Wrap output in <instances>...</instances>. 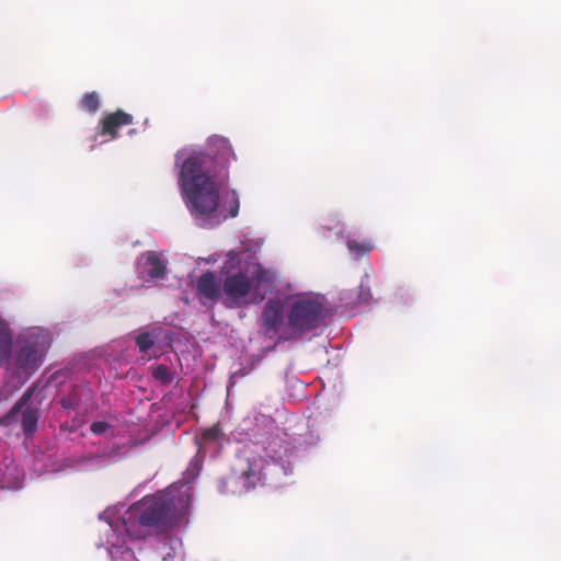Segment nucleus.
Wrapping results in <instances>:
<instances>
[{
	"mask_svg": "<svg viewBox=\"0 0 561 561\" xmlns=\"http://www.w3.org/2000/svg\"><path fill=\"white\" fill-rule=\"evenodd\" d=\"M346 248L357 254V256H363L367 255L374 249V244L370 241L350 240L346 242Z\"/></svg>",
	"mask_w": 561,
	"mask_h": 561,
	"instance_id": "4468645a",
	"label": "nucleus"
},
{
	"mask_svg": "<svg viewBox=\"0 0 561 561\" xmlns=\"http://www.w3.org/2000/svg\"><path fill=\"white\" fill-rule=\"evenodd\" d=\"M325 318V306L313 295H297L287 304V328L295 336H302L318 329Z\"/></svg>",
	"mask_w": 561,
	"mask_h": 561,
	"instance_id": "7ed1b4c3",
	"label": "nucleus"
},
{
	"mask_svg": "<svg viewBox=\"0 0 561 561\" xmlns=\"http://www.w3.org/2000/svg\"><path fill=\"white\" fill-rule=\"evenodd\" d=\"M61 408L64 409H76L79 404V399L75 392L69 393V396L60 399Z\"/></svg>",
	"mask_w": 561,
	"mask_h": 561,
	"instance_id": "a211bd4d",
	"label": "nucleus"
},
{
	"mask_svg": "<svg viewBox=\"0 0 561 561\" xmlns=\"http://www.w3.org/2000/svg\"><path fill=\"white\" fill-rule=\"evenodd\" d=\"M134 122L130 114H126L122 110L111 113L101 121V135H110L112 138L117 137V129L122 126H128Z\"/></svg>",
	"mask_w": 561,
	"mask_h": 561,
	"instance_id": "9b49d317",
	"label": "nucleus"
},
{
	"mask_svg": "<svg viewBox=\"0 0 561 561\" xmlns=\"http://www.w3.org/2000/svg\"><path fill=\"white\" fill-rule=\"evenodd\" d=\"M263 336L274 339L283 325V304L279 299H270L262 309Z\"/></svg>",
	"mask_w": 561,
	"mask_h": 561,
	"instance_id": "423d86ee",
	"label": "nucleus"
},
{
	"mask_svg": "<svg viewBox=\"0 0 561 561\" xmlns=\"http://www.w3.org/2000/svg\"><path fill=\"white\" fill-rule=\"evenodd\" d=\"M254 280L257 284L270 282V273L265 268L259 267L253 278L245 271L226 275L225 279H222V306L230 310L249 306L253 301L250 294L253 289Z\"/></svg>",
	"mask_w": 561,
	"mask_h": 561,
	"instance_id": "20e7f679",
	"label": "nucleus"
},
{
	"mask_svg": "<svg viewBox=\"0 0 561 561\" xmlns=\"http://www.w3.org/2000/svg\"><path fill=\"white\" fill-rule=\"evenodd\" d=\"M81 106L90 114L96 113L99 110V94L94 91L84 93L81 99Z\"/></svg>",
	"mask_w": 561,
	"mask_h": 561,
	"instance_id": "2eb2a0df",
	"label": "nucleus"
},
{
	"mask_svg": "<svg viewBox=\"0 0 561 561\" xmlns=\"http://www.w3.org/2000/svg\"><path fill=\"white\" fill-rule=\"evenodd\" d=\"M221 435V431L217 425H214L202 433V440L205 443L215 442Z\"/></svg>",
	"mask_w": 561,
	"mask_h": 561,
	"instance_id": "f3484780",
	"label": "nucleus"
},
{
	"mask_svg": "<svg viewBox=\"0 0 561 561\" xmlns=\"http://www.w3.org/2000/svg\"><path fill=\"white\" fill-rule=\"evenodd\" d=\"M286 340H287V337H285V336H283V335H278V342H284V341H286Z\"/></svg>",
	"mask_w": 561,
	"mask_h": 561,
	"instance_id": "aec40b11",
	"label": "nucleus"
},
{
	"mask_svg": "<svg viewBox=\"0 0 561 561\" xmlns=\"http://www.w3.org/2000/svg\"><path fill=\"white\" fill-rule=\"evenodd\" d=\"M138 272L146 280L162 279L165 277L167 264L154 251H147L138 262Z\"/></svg>",
	"mask_w": 561,
	"mask_h": 561,
	"instance_id": "1a4fd4ad",
	"label": "nucleus"
},
{
	"mask_svg": "<svg viewBox=\"0 0 561 561\" xmlns=\"http://www.w3.org/2000/svg\"><path fill=\"white\" fill-rule=\"evenodd\" d=\"M232 481L242 483L245 491H250L262 483L264 474L262 472V465L259 461L247 462V469L242 470L239 474H233Z\"/></svg>",
	"mask_w": 561,
	"mask_h": 561,
	"instance_id": "9d476101",
	"label": "nucleus"
},
{
	"mask_svg": "<svg viewBox=\"0 0 561 561\" xmlns=\"http://www.w3.org/2000/svg\"><path fill=\"white\" fill-rule=\"evenodd\" d=\"M11 352V332L9 325L0 318V354L7 356Z\"/></svg>",
	"mask_w": 561,
	"mask_h": 561,
	"instance_id": "f8f14e48",
	"label": "nucleus"
},
{
	"mask_svg": "<svg viewBox=\"0 0 561 561\" xmlns=\"http://www.w3.org/2000/svg\"><path fill=\"white\" fill-rule=\"evenodd\" d=\"M107 428H110V424L105 421H96L90 424V432L96 435L105 433Z\"/></svg>",
	"mask_w": 561,
	"mask_h": 561,
	"instance_id": "6ab92c4d",
	"label": "nucleus"
},
{
	"mask_svg": "<svg viewBox=\"0 0 561 561\" xmlns=\"http://www.w3.org/2000/svg\"><path fill=\"white\" fill-rule=\"evenodd\" d=\"M134 342H136L138 351L146 354L151 347H153L154 337L149 332H141L136 336V339H134Z\"/></svg>",
	"mask_w": 561,
	"mask_h": 561,
	"instance_id": "dca6fc26",
	"label": "nucleus"
},
{
	"mask_svg": "<svg viewBox=\"0 0 561 561\" xmlns=\"http://www.w3.org/2000/svg\"><path fill=\"white\" fill-rule=\"evenodd\" d=\"M209 149L214 156L194 152L182 162L179 173L186 207L202 228H214L239 214V196L234 190L219 197V191L229 181L227 167L236 160L233 149L224 137L210 139Z\"/></svg>",
	"mask_w": 561,
	"mask_h": 561,
	"instance_id": "f257e3e1",
	"label": "nucleus"
},
{
	"mask_svg": "<svg viewBox=\"0 0 561 561\" xmlns=\"http://www.w3.org/2000/svg\"><path fill=\"white\" fill-rule=\"evenodd\" d=\"M43 350L37 343H26L18 350L15 366L22 374H33L41 367Z\"/></svg>",
	"mask_w": 561,
	"mask_h": 561,
	"instance_id": "0eeeda50",
	"label": "nucleus"
},
{
	"mask_svg": "<svg viewBox=\"0 0 561 561\" xmlns=\"http://www.w3.org/2000/svg\"><path fill=\"white\" fill-rule=\"evenodd\" d=\"M196 293L202 305L206 302L216 304L221 300L222 295V282H218L214 272L208 271L196 280Z\"/></svg>",
	"mask_w": 561,
	"mask_h": 561,
	"instance_id": "6e6552de",
	"label": "nucleus"
},
{
	"mask_svg": "<svg viewBox=\"0 0 561 561\" xmlns=\"http://www.w3.org/2000/svg\"><path fill=\"white\" fill-rule=\"evenodd\" d=\"M34 391V386L26 389L22 397L18 399L15 405L10 409L8 415H5V417H11L22 412L21 426L26 437H32L37 428L38 411L35 408L26 407L31 398H33Z\"/></svg>",
	"mask_w": 561,
	"mask_h": 561,
	"instance_id": "39448f33",
	"label": "nucleus"
},
{
	"mask_svg": "<svg viewBox=\"0 0 561 561\" xmlns=\"http://www.w3.org/2000/svg\"><path fill=\"white\" fill-rule=\"evenodd\" d=\"M190 507V497L173 493H162L145 497L138 504L130 506L123 517V527L129 537L140 539L144 534L140 528H151L161 534L183 523Z\"/></svg>",
	"mask_w": 561,
	"mask_h": 561,
	"instance_id": "f03ea898",
	"label": "nucleus"
},
{
	"mask_svg": "<svg viewBox=\"0 0 561 561\" xmlns=\"http://www.w3.org/2000/svg\"><path fill=\"white\" fill-rule=\"evenodd\" d=\"M152 377L162 386H167L173 381L174 375L165 364H158L157 367L152 368Z\"/></svg>",
	"mask_w": 561,
	"mask_h": 561,
	"instance_id": "ddd939ff",
	"label": "nucleus"
}]
</instances>
